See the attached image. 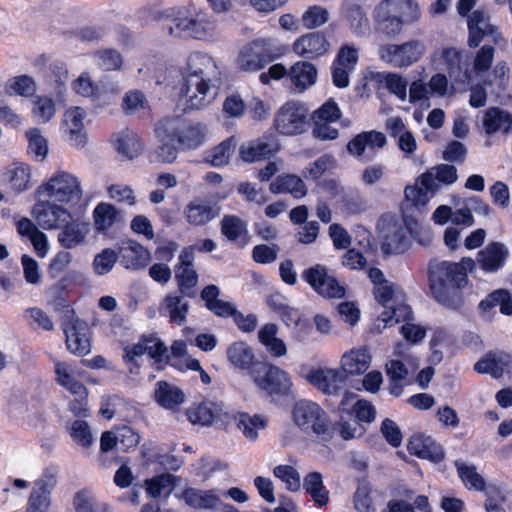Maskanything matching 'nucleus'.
I'll list each match as a JSON object with an SVG mask.
<instances>
[{
    "label": "nucleus",
    "mask_w": 512,
    "mask_h": 512,
    "mask_svg": "<svg viewBox=\"0 0 512 512\" xmlns=\"http://www.w3.org/2000/svg\"><path fill=\"white\" fill-rule=\"evenodd\" d=\"M221 85V72L214 59L201 52L189 56L183 72L181 94L186 110H199L216 97Z\"/></svg>",
    "instance_id": "nucleus-1"
},
{
    "label": "nucleus",
    "mask_w": 512,
    "mask_h": 512,
    "mask_svg": "<svg viewBox=\"0 0 512 512\" xmlns=\"http://www.w3.org/2000/svg\"><path fill=\"white\" fill-rule=\"evenodd\" d=\"M475 267L471 258H463L459 263L432 259L428 264V282L435 300L451 310L462 306L460 289L468 282L467 270Z\"/></svg>",
    "instance_id": "nucleus-2"
},
{
    "label": "nucleus",
    "mask_w": 512,
    "mask_h": 512,
    "mask_svg": "<svg viewBox=\"0 0 512 512\" xmlns=\"http://www.w3.org/2000/svg\"><path fill=\"white\" fill-rule=\"evenodd\" d=\"M420 16L415 0H382L374 10L377 30L388 37L399 35L405 25L413 24Z\"/></svg>",
    "instance_id": "nucleus-3"
},
{
    "label": "nucleus",
    "mask_w": 512,
    "mask_h": 512,
    "mask_svg": "<svg viewBox=\"0 0 512 512\" xmlns=\"http://www.w3.org/2000/svg\"><path fill=\"white\" fill-rule=\"evenodd\" d=\"M292 415L296 426L313 442L328 443L336 433V425L327 412L315 402L309 400L297 402L293 407Z\"/></svg>",
    "instance_id": "nucleus-4"
},
{
    "label": "nucleus",
    "mask_w": 512,
    "mask_h": 512,
    "mask_svg": "<svg viewBox=\"0 0 512 512\" xmlns=\"http://www.w3.org/2000/svg\"><path fill=\"white\" fill-rule=\"evenodd\" d=\"M158 139H172L177 141L183 149H196L203 142L206 129L201 123L189 122L181 117H165L156 127Z\"/></svg>",
    "instance_id": "nucleus-5"
},
{
    "label": "nucleus",
    "mask_w": 512,
    "mask_h": 512,
    "mask_svg": "<svg viewBox=\"0 0 512 512\" xmlns=\"http://www.w3.org/2000/svg\"><path fill=\"white\" fill-rule=\"evenodd\" d=\"M207 25L205 14L195 4L189 3L177 10L168 31L174 37L202 39L208 34Z\"/></svg>",
    "instance_id": "nucleus-6"
},
{
    "label": "nucleus",
    "mask_w": 512,
    "mask_h": 512,
    "mask_svg": "<svg viewBox=\"0 0 512 512\" xmlns=\"http://www.w3.org/2000/svg\"><path fill=\"white\" fill-rule=\"evenodd\" d=\"M39 198L61 203H77L82 197L80 181L74 175L60 171L37 189Z\"/></svg>",
    "instance_id": "nucleus-7"
},
{
    "label": "nucleus",
    "mask_w": 512,
    "mask_h": 512,
    "mask_svg": "<svg viewBox=\"0 0 512 512\" xmlns=\"http://www.w3.org/2000/svg\"><path fill=\"white\" fill-rule=\"evenodd\" d=\"M307 381L327 396H342L339 409H345L355 394L345 389L347 376L338 369H313L307 376Z\"/></svg>",
    "instance_id": "nucleus-8"
},
{
    "label": "nucleus",
    "mask_w": 512,
    "mask_h": 512,
    "mask_svg": "<svg viewBox=\"0 0 512 512\" xmlns=\"http://www.w3.org/2000/svg\"><path fill=\"white\" fill-rule=\"evenodd\" d=\"M251 377L257 387L270 396H285L292 386L286 371L267 362L254 364Z\"/></svg>",
    "instance_id": "nucleus-9"
},
{
    "label": "nucleus",
    "mask_w": 512,
    "mask_h": 512,
    "mask_svg": "<svg viewBox=\"0 0 512 512\" xmlns=\"http://www.w3.org/2000/svg\"><path fill=\"white\" fill-rule=\"evenodd\" d=\"M278 55L272 52V41L270 39H257L241 49L238 64L242 71L255 72L263 69Z\"/></svg>",
    "instance_id": "nucleus-10"
},
{
    "label": "nucleus",
    "mask_w": 512,
    "mask_h": 512,
    "mask_svg": "<svg viewBox=\"0 0 512 512\" xmlns=\"http://www.w3.org/2000/svg\"><path fill=\"white\" fill-rule=\"evenodd\" d=\"M274 125L281 134H301L309 125L308 110L299 102H288L278 111Z\"/></svg>",
    "instance_id": "nucleus-11"
},
{
    "label": "nucleus",
    "mask_w": 512,
    "mask_h": 512,
    "mask_svg": "<svg viewBox=\"0 0 512 512\" xmlns=\"http://www.w3.org/2000/svg\"><path fill=\"white\" fill-rule=\"evenodd\" d=\"M304 280L321 296L325 298H342L345 288L337 279L328 273L325 266L316 264L303 271Z\"/></svg>",
    "instance_id": "nucleus-12"
},
{
    "label": "nucleus",
    "mask_w": 512,
    "mask_h": 512,
    "mask_svg": "<svg viewBox=\"0 0 512 512\" xmlns=\"http://www.w3.org/2000/svg\"><path fill=\"white\" fill-rule=\"evenodd\" d=\"M387 139L382 132L376 130L364 131L357 134L347 143V151L360 161H372L377 150L386 145Z\"/></svg>",
    "instance_id": "nucleus-13"
},
{
    "label": "nucleus",
    "mask_w": 512,
    "mask_h": 512,
    "mask_svg": "<svg viewBox=\"0 0 512 512\" xmlns=\"http://www.w3.org/2000/svg\"><path fill=\"white\" fill-rule=\"evenodd\" d=\"M146 353L157 363L167 362L169 359L167 347L153 335L143 336L138 343L126 346L123 359L126 363H134L136 368H139L138 358Z\"/></svg>",
    "instance_id": "nucleus-14"
},
{
    "label": "nucleus",
    "mask_w": 512,
    "mask_h": 512,
    "mask_svg": "<svg viewBox=\"0 0 512 512\" xmlns=\"http://www.w3.org/2000/svg\"><path fill=\"white\" fill-rule=\"evenodd\" d=\"M32 214L43 229H60L71 220V214L63 207L51 203L50 199L39 198L32 209Z\"/></svg>",
    "instance_id": "nucleus-15"
},
{
    "label": "nucleus",
    "mask_w": 512,
    "mask_h": 512,
    "mask_svg": "<svg viewBox=\"0 0 512 512\" xmlns=\"http://www.w3.org/2000/svg\"><path fill=\"white\" fill-rule=\"evenodd\" d=\"M57 484V471L47 468L36 481L28 500L26 512H46L50 505L51 491Z\"/></svg>",
    "instance_id": "nucleus-16"
},
{
    "label": "nucleus",
    "mask_w": 512,
    "mask_h": 512,
    "mask_svg": "<svg viewBox=\"0 0 512 512\" xmlns=\"http://www.w3.org/2000/svg\"><path fill=\"white\" fill-rule=\"evenodd\" d=\"M341 11L355 36L363 37L370 32V20L363 7V0H344Z\"/></svg>",
    "instance_id": "nucleus-17"
},
{
    "label": "nucleus",
    "mask_w": 512,
    "mask_h": 512,
    "mask_svg": "<svg viewBox=\"0 0 512 512\" xmlns=\"http://www.w3.org/2000/svg\"><path fill=\"white\" fill-rule=\"evenodd\" d=\"M294 52L302 58L315 59L330 50V43L321 32H310L298 38L293 44Z\"/></svg>",
    "instance_id": "nucleus-18"
},
{
    "label": "nucleus",
    "mask_w": 512,
    "mask_h": 512,
    "mask_svg": "<svg viewBox=\"0 0 512 512\" xmlns=\"http://www.w3.org/2000/svg\"><path fill=\"white\" fill-rule=\"evenodd\" d=\"M85 111L80 107L68 109L63 118V130L67 141L71 146L83 147L86 143V134L84 132Z\"/></svg>",
    "instance_id": "nucleus-19"
},
{
    "label": "nucleus",
    "mask_w": 512,
    "mask_h": 512,
    "mask_svg": "<svg viewBox=\"0 0 512 512\" xmlns=\"http://www.w3.org/2000/svg\"><path fill=\"white\" fill-rule=\"evenodd\" d=\"M279 150V144L273 137H263L256 141L242 144L239 155L244 162L253 163L270 159Z\"/></svg>",
    "instance_id": "nucleus-20"
},
{
    "label": "nucleus",
    "mask_w": 512,
    "mask_h": 512,
    "mask_svg": "<svg viewBox=\"0 0 512 512\" xmlns=\"http://www.w3.org/2000/svg\"><path fill=\"white\" fill-rule=\"evenodd\" d=\"M220 214V208L210 201L202 198H195L184 208V215L187 222L193 226H204Z\"/></svg>",
    "instance_id": "nucleus-21"
},
{
    "label": "nucleus",
    "mask_w": 512,
    "mask_h": 512,
    "mask_svg": "<svg viewBox=\"0 0 512 512\" xmlns=\"http://www.w3.org/2000/svg\"><path fill=\"white\" fill-rule=\"evenodd\" d=\"M410 238L406 228L398 222L391 223L383 232L381 250L386 255H399L408 250Z\"/></svg>",
    "instance_id": "nucleus-22"
},
{
    "label": "nucleus",
    "mask_w": 512,
    "mask_h": 512,
    "mask_svg": "<svg viewBox=\"0 0 512 512\" xmlns=\"http://www.w3.org/2000/svg\"><path fill=\"white\" fill-rule=\"evenodd\" d=\"M181 499L191 508L198 510H219L222 506L220 495L216 490L186 488Z\"/></svg>",
    "instance_id": "nucleus-23"
},
{
    "label": "nucleus",
    "mask_w": 512,
    "mask_h": 512,
    "mask_svg": "<svg viewBox=\"0 0 512 512\" xmlns=\"http://www.w3.org/2000/svg\"><path fill=\"white\" fill-rule=\"evenodd\" d=\"M182 294L169 293L159 305V312L162 316L168 317L170 322L182 326L187 322V314L190 305L184 300Z\"/></svg>",
    "instance_id": "nucleus-24"
},
{
    "label": "nucleus",
    "mask_w": 512,
    "mask_h": 512,
    "mask_svg": "<svg viewBox=\"0 0 512 512\" xmlns=\"http://www.w3.org/2000/svg\"><path fill=\"white\" fill-rule=\"evenodd\" d=\"M468 46L476 48L485 36L492 35L495 27L490 23V17L484 10H475L468 16Z\"/></svg>",
    "instance_id": "nucleus-25"
},
{
    "label": "nucleus",
    "mask_w": 512,
    "mask_h": 512,
    "mask_svg": "<svg viewBox=\"0 0 512 512\" xmlns=\"http://www.w3.org/2000/svg\"><path fill=\"white\" fill-rule=\"evenodd\" d=\"M457 169L453 165L440 164L422 174L419 178L427 191L434 194L440 187V183L451 185L457 181Z\"/></svg>",
    "instance_id": "nucleus-26"
},
{
    "label": "nucleus",
    "mask_w": 512,
    "mask_h": 512,
    "mask_svg": "<svg viewBox=\"0 0 512 512\" xmlns=\"http://www.w3.org/2000/svg\"><path fill=\"white\" fill-rule=\"evenodd\" d=\"M411 454L432 462H440L444 458V450L432 437L414 435L408 443Z\"/></svg>",
    "instance_id": "nucleus-27"
},
{
    "label": "nucleus",
    "mask_w": 512,
    "mask_h": 512,
    "mask_svg": "<svg viewBox=\"0 0 512 512\" xmlns=\"http://www.w3.org/2000/svg\"><path fill=\"white\" fill-rule=\"evenodd\" d=\"M435 62L439 69L447 71L449 77L456 82H464L468 77L461 54L455 48H444Z\"/></svg>",
    "instance_id": "nucleus-28"
},
{
    "label": "nucleus",
    "mask_w": 512,
    "mask_h": 512,
    "mask_svg": "<svg viewBox=\"0 0 512 512\" xmlns=\"http://www.w3.org/2000/svg\"><path fill=\"white\" fill-rule=\"evenodd\" d=\"M482 126L489 136L497 132L507 135L512 131V114L499 107H490L484 113Z\"/></svg>",
    "instance_id": "nucleus-29"
},
{
    "label": "nucleus",
    "mask_w": 512,
    "mask_h": 512,
    "mask_svg": "<svg viewBox=\"0 0 512 512\" xmlns=\"http://www.w3.org/2000/svg\"><path fill=\"white\" fill-rule=\"evenodd\" d=\"M507 255L505 245L494 242L477 253L475 264L478 263L486 272H496L505 264Z\"/></svg>",
    "instance_id": "nucleus-30"
},
{
    "label": "nucleus",
    "mask_w": 512,
    "mask_h": 512,
    "mask_svg": "<svg viewBox=\"0 0 512 512\" xmlns=\"http://www.w3.org/2000/svg\"><path fill=\"white\" fill-rule=\"evenodd\" d=\"M118 255L121 257L123 266L131 270L142 269L149 261L148 251L134 240L124 242Z\"/></svg>",
    "instance_id": "nucleus-31"
},
{
    "label": "nucleus",
    "mask_w": 512,
    "mask_h": 512,
    "mask_svg": "<svg viewBox=\"0 0 512 512\" xmlns=\"http://www.w3.org/2000/svg\"><path fill=\"white\" fill-rule=\"evenodd\" d=\"M219 295L220 289L214 284L207 285L201 291V298L209 311L218 317H233L237 308L231 302L219 299Z\"/></svg>",
    "instance_id": "nucleus-32"
},
{
    "label": "nucleus",
    "mask_w": 512,
    "mask_h": 512,
    "mask_svg": "<svg viewBox=\"0 0 512 512\" xmlns=\"http://www.w3.org/2000/svg\"><path fill=\"white\" fill-rule=\"evenodd\" d=\"M371 363V355L365 348L352 349L341 357V371L347 375L365 373Z\"/></svg>",
    "instance_id": "nucleus-33"
},
{
    "label": "nucleus",
    "mask_w": 512,
    "mask_h": 512,
    "mask_svg": "<svg viewBox=\"0 0 512 512\" xmlns=\"http://www.w3.org/2000/svg\"><path fill=\"white\" fill-rule=\"evenodd\" d=\"M227 359L235 368L249 370L252 376V368L255 361L253 349L245 342L239 341L232 343L227 349Z\"/></svg>",
    "instance_id": "nucleus-34"
},
{
    "label": "nucleus",
    "mask_w": 512,
    "mask_h": 512,
    "mask_svg": "<svg viewBox=\"0 0 512 512\" xmlns=\"http://www.w3.org/2000/svg\"><path fill=\"white\" fill-rule=\"evenodd\" d=\"M156 402L165 409L174 410L184 402L185 395L177 386L166 381L156 383L154 391Z\"/></svg>",
    "instance_id": "nucleus-35"
},
{
    "label": "nucleus",
    "mask_w": 512,
    "mask_h": 512,
    "mask_svg": "<svg viewBox=\"0 0 512 512\" xmlns=\"http://www.w3.org/2000/svg\"><path fill=\"white\" fill-rule=\"evenodd\" d=\"M289 78L297 91L301 93L316 82V67L310 62H296L290 69Z\"/></svg>",
    "instance_id": "nucleus-36"
},
{
    "label": "nucleus",
    "mask_w": 512,
    "mask_h": 512,
    "mask_svg": "<svg viewBox=\"0 0 512 512\" xmlns=\"http://www.w3.org/2000/svg\"><path fill=\"white\" fill-rule=\"evenodd\" d=\"M60 229L62 231L58 234V241L66 249L82 244L90 231L88 224L70 221Z\"/></svg>",
    "instance_id": "nucleus-37"
},
{
    "label": "nucleus",
    "mask_w": 512,
    "mask_h": 512,
    "mask_svg": "<svg viewBox=\"0 0 512 512\" xmlns=\"http://www.w3.org/2000/svg\"><path fill=\"white\" fill-rule=\"evenodd\" d=\"M302 486L318 506L323 507L328 504L329 491L323 484V476L321 473L314 471L305 475Z\"/></svg>",
    "instance_id": "nucleus-38"
},
{
    "label": "nucleus",
    "mask_w": 512,
    "mask_h": 512,
    "mask_svg": "<svg viewBox=\"0 0 512 512\" xmlns=\"http://www.w3.org/2000/svg\"><path fill=\"white\" fill-rule=\"evenodd\" d=\"M269 189L273 194L290 193L295 198H302L307 194V188L303 180L291 174L279 176L270 184Z\"/></svg>",
    "instance_id": "nucleus-39"
},
{
    "label": "nucleus",
    "mask_w": 512,
    "mask_h": 512,
    "mask_svg": "<svg viewBox=\"0 0 512 512\" xmlns=\"http://www.w3.org/2000/svg\"><path fill=\"white\" fill-rule=\"evenodd\" d=\"M31 171L26 164L20 163L9 168L4 174V180L15 193H21L30 188Z\"/></svg>",
    "instance_id": "nucleus-40"
},
{
    "label": "nucleus",
    "mask_w": 512,
    "mask_h": 512,
    "mask_svg": "<svg viewBox=\"0 0 512 512\" xmlns=\"http://www.w3.org/2000/svg\"><path fill=\"white\" fill-rule=\"evenodd\" d=\"M56 381L76 397L85 399L87 390L85 386L69 373L67 364L57 362L55 364Z\"/></svg>",
    "instance_id": "nucleus-41"
},
{
    "label": "nucleus",
    "mask_w": 512,
    "mask_h": 512,
    "mask_svg": "<svg viewBox=\"0 0 512 512\" xmlns=\"http://www.w3.org/2000/svg\"><path fill=\"white\" fill-rule=\"evenodd\" d=\"M86 325L67 328L65 332L67 349L73 354L86 355L90 352V342L86 335Z\"/></svg>",
    "instance_id": "nucleus-42"
},
{
    "label": "nucleus",
    "mask_w": 512,
    "mask_h": 512,
    "mask_svg": "<svg viewBox=\"0 0 512 512\" xmlns=\"http://www.w3.org/2000/svg\"><path fill=\"white\" fill-rule=\"evenodd\" d=\"M114 145L117 152L127 159H134L142 149L138 136L129 130L120 133Z\"/></svg>",
    "instance_id": "nucleus-43"
},
{
    "label": "nucleus",
    "mask_w": 512,
    "mask_h": 512,
    "mask_svg": "<svg viewBox=\"0 0 512 512\" xmlns=\"http://www.w3.org/2000/svg\"><path fill=\"white\" fill-rule=\"evenodd\" d=\"M178 291L188 298L196 297L198 274L194 268H175Z\"/></svg>",
    "instance_id": "nucleus-44"
},
{
    "label": "nucleus",
    "mask_w": 512,
    "mask_h": 512,
    "mask_svg": "<svg viewBox=\"0 0 512 512\" xmlns=\"http://www.w3.org/2000/svg\"><path fill=\"white\" fill-rule=\"evenodd\" d=\"M221 233L232 242L246 236L247 223L236 215H225L221 220Z\"/></svg>",
    "instance_id": "nucleus-45"
},
{
    "label": "nucleus",
    "mask_w": 512,
    "mask_h": 512,
    "mask_svg": "<svg viewBox=\"0 0 512 512\" xmlns=\"http://www.w3.org/2000/svg\"><path fill=\"white\" fill-rule=\"evenodd\" d=\"M116 208L108 203L98 204L93 211L95 228L99 232H105L110 229L117 219Z\"/></svg>",
    "instance_id": "nucleus-46"
},
{
    "label": "nucleus",
    "mask_w": 512,
    "mask_h": 512,
    "mask_svg": "<svg viewBox=\"0 0 512 512\" xmlns=\"http://www.w3.org/2000/svg\"><path fill=\"white\" fill-rule=\"evenodd\" d=\"M455 467L461 478L462 482L469 489H475L477 491L485 490V480L484 478L476 471V467L474 465H467L461 460L455 461Z\"/></svg>",
    "instance_id": "nucleus-47"
},
{
    "label": "nucleus",
    "mask_w": 512,
    "mask_h": 512,
    "mask_svg": "<svg viewBox=\"0 0 512 512\" xmlns=\"http://www.w3.org/2000/svg\"><path fill=\"white\" fill-rule=\"evenodd\" d=\"M375 79L393 94H395L400 100L404 101L407 96L408 82L397 73H377Z\"/></svg>",
    "instance_id": "nucleus-48"
},
{
    "label": "nucleus",
    "mask_w": 512,
    "mask_h": 512,
    "mask_svg": "<svg viewBox=\"0 0 512 512\" xmlns=\"http://www.w3.org/2000/svg\"><path fill=\"white\" fill-rule=\"evenodd\" d=\"M235 146L236 144L233 139H227L209 150L205 159L214 167L224 166L229 162V158L233 154Z\"/></svg>",
    "instance_id": "nucleus-49"
},
{
    "label": "nucleus",
    "mask_w": 512,
    "mask_h": 512,
    "mask_svg": "<svg viewBox=\"0 0 512 512\" xmlns=\"http://www.w3.org/2000/svg\"><path fill=\"white\" fill-rule=\"evenodd\" d=\"M187 417L193 424L210 425L217 417L214 404L203 402L187 410Z\"/></svg>",
    "instance_id": "nucleus-50"
},
{
    "label": "nucleus",
    "mask_w": 512,
    "mask_h": 512,
    "mask_svg": "<svg viewBox=\"0 0 512 512\" xmlns=\"http://www.w3.org/2000/svg\"><path fill=\"white\" fill-rule=\"evenodd\" d=\"M412 310L407 304H399L397 306H386V310L380 314L378 320L384 323V327L392 326L400 321L412 320Z\"/></svg>",
    "instance_id": "nucleus-51"
},
{
    "label": "nucleus",
    "mask_w": 512,
    "mask_h": 512,
    "mask_svg": "<svg viewBox=\"0 0 512 512\" xmlns=\"http://www.w3.org/2000/svg\"><path fill=\"white\" fill-rule=\"evenodd\" d=\"M237 427L250 440L258 437V430L266 427V420L259 415L240 414Z\"/></svg>",
    "instance_id": "nucleus-52"
},
{
    "label": "nucleus",
    "mask_w": 512,
    "mask_h": 512,
    "mask_svg": "<svg viewBox=\"0 0 512 512\" xmlns=\"http://www.w3.org/2000/svg\"><path fill=\"white\" fill-rule=\"evenodd\" d=\"M273 475L285 484L287 490L297 492L301 488L299 472L290 465H278L273 469Z\"/></svg>",
    "instance_id": "nucleus-53"
},
{
    "label": "nucleus",
    "mask_w": 512,
    "mask_h": 512,
    "mask_svg": "<svg viewBox=\"0 0 512 512\" xmlns=\"http://www.w3.org/2000/svg\"><path fill=\"white\" fill-rule=\"evenodd\" d=\"M175 476L169 473L161 474L146 481V492L152 498L159 497L163 492L169 494L174 486Z\"/></svg>",
    "instance_id": "nucleus-54"
},
{
    "label": "nucleus",
    "mask_w": 512,
    "mask_h": 512,
    "mask_svg": "<svg viewBox=\"0 0 512 512\" xmlns=\"http://www.w3.org/2000/svg\"><path fill=\"white\" fill-rule=\"evenodd\" d=\"M26 137L28 139V153L33 154L36 160L43 161L48 153V144L40 130L32 128L26 132Z\"/></svg>",
    "instance_id": "nucleus-55"
},
{
    "label": "nucleus",
    "mask_w": 512,
    "mask_h": 512,
    "mask_svg": "<svg viewBox=\"0 0 512 512\" xmlns=\"http://www.w3.org/2000/svg\"><path fill=\"white\" fill-rule=\"evenodd\" d=\"M119 258L118 253L111 249L105 248L100 253L96 254L92 263L93 270L97 275L108 274L116 264Z\"/></svg>",
    "instance_id": "nucleus-56"
},
{
    "label": "nucleus",
    "mask_w": 512,
    "mask_h": 512,
    "mask_svg": "<svg viewBox=\"0 0 512 512\" xmlns=\"http://www.w3.org/2000/svg\"><path fill=\"white\" fill-rule=\"evenodd\" d=\"M74 507L77 512H109L104 503L99 502L86 491H80L76 494Z\"/></svg>",
    "instance_id": "nucleus-57"
},
{
    "label": "nucleus",
    "mask_w": 512,
    "mask_h": 512,
    "mask_svg": "<svg viewBox=\"0 0 512 512\" xmlns=\"http://www.w3.org/2000/svg\"><path fill=\"white\" fill-rule=\"evenodd\" d=\"M334 424L336 425V431H339L340 436L344 440L360 437L365 433L364 426L352 416H350L348 420H345L341 415L340 421Z\"/></svg>",
    "instance_id": "nucleus-58"
},
{
    "label": "nucleus",
    "mask_w": 512,
    "mask_h": 512,
    "mask_svg": "<svg viewBox=\"0 0 512 512\" xmlns=\"http://www.w3.org/2000/svg\"><path fill=\"white\" fill-rule=\"evenodd\" d=\"M329 20V12L321 6L310 7L302 16L304 27L308 29L317 28Z\"/></svg>",
    "instance_id": "nucleus-59"
},
{
    "label": "nucleus",
    "mask_w": 512,
    "mask_h": 512,
    "mask_svg": "<svg viewBox=\"0 0 512 512\" xmlns=\"http://www.w3.org/2000/svg\"><path fill=\"white\" fill-rule=\"evenodd\" d=\"M116 440L118 441V450L129 451L135 448L140 440V436L129 426L118 427L115 430Z\"/></svg>",
    "instance_id": "nucleus-60"
},
{
    "label": "nucleus",
    "mask_w": 512,
    "mask_h": 512,
    "mask_svg": "<svg viewBox=\"0 0 512 512\" xmlns=\"http://www.w3.org/2000/svg\"><path fill=\"white\" fill-rule=\"evenodd\" d=\"M380 58L398 68L406 67L401 45L387 44L379 49Z\"/></svg>",
    "instance_id": "nucleus-61"
},
{
    "label": "nucleus",
    "mask_w": 512,
    "mask_h": 512,
    "mask_svg": "<svg viewBox=\"0 0 512 512\" xmlns=\"http://www.w3.org/2000/svg\"><path fill=\"white\" fill-rule=\"evenodd\" d=\"M70 436L74 441L83 447H90L93 443V436L87 422L76 420L72 423Z\"/></svg>",
    "instance_id": "nucleus-62"
},
{
    "label": "nucleus",
    "mask_w": 512,
    "mask_h": 512,
    "mask_svg": "<svg viewBox=\"0 0 512 512\" xmlns=\"http://www.w3.org/2000/svg\"><path fill=\"white\" fill-rule=\"evenodd\" d=\"M7 87L11 93L26 97L33 95L36 90L34 80L27 75H22L11 79Z\"/></svg>",
    "instance_id": "nucleus-63"
},
{
    "label": "nucleus",
    "mask_w": 512,
    "mask_h": 512,
    "mask_svg": "<svg viewBox=\"0 0 512 512\" xmlns=\"http://www.w3.org/2000/svg\"><path fill=\"white\" fill-rule=\"evenodd\" d=\"M55 112V104L53 100L48 97H38L34 103L33 114L43 123L50 121Z\"/></svg>",
    "instance_id": "nucleus-64"
}]
</instances>
